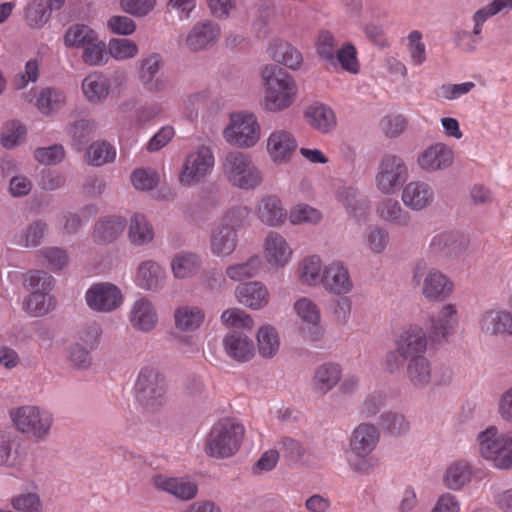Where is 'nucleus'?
<instances>
[{
  "label": "nucleus",
  "instance_id": "4c0bfd02",
  "mask_svg": "<svg viewBox=\"0 0 512 512\" xmlns=\"http://www.w3.org/2000/svg\"><path fill=\"white\" fill-rule=\"evenodd\" d=\"M20 442L10 432L0 430V466L14 467L20 461Z\"/></svg>",
  "mask_w": 512,
  "mask_h": 512
},
{
  "label": "nucleus",
  "instance_id": "5fc2aeb1",
  "mask_svg": "<svg viewBox=\"0 0 512 512\" xmlns=\"http://www.w3.org/2000/svg\"><path fill=\"white\" fill-rule=\"evenodd\" d=\"M24 286L32 292H50L54 287V278L43 270H32L24 276Z\"/></svg>",
  "mask_w": 512,
  "mask_h": 512
},
{
  "label": "nucleus",
  "instance_id": "864d4df0",
  "mask_svg": "<svg viewBox=\"0 0 512 512\" xmlns=\"http://www.w3.org/2000/svg\"><path fill=\"white\" fill-rule=\"evenodd\" d=\"M49 6L43 0H33L25 11V17L30 27H42L51 16Z\"/></svg>",
  "mask_w": 512,
  "mask_h": 512
},
{
  "label": "nucleus",
  "instance_id": "f704fd0d",
  "mask_svg": "<svg viewBox=\"0 0 512 512\" xmlns=\"http://www.w3.org/2000/svg\"><path fill=\"white\" fill-rule=\"evenodd\" d=\"M286 215V210L276 196H267L259 204L258 217L270 226H277L282 223L286 219Z\"/></svg>",
  "mask_w": 512,
  "mask_h": 512
},
{
  "label": "nucleus",
  "instance_id": "4be33fe9",
  "mask_svg": "<svg viewBox=\"0 0 512 512\" xmlns=\"http://www.w3.org/2000/svg\"><path fill=\"white\" fill-rule=\"evenodd\" d=\"M481 330L490 335H512V314L508 311L489 310L480 321Z\"/></svg>",
  "mask_w": 512,
  "mask_h": 512
},
{
  "label": "nucleus",
  "instance_id": "423d86ee",
  "mask_svg": "<svg viewBox=\"0 0 512 512\" xmlns=\"http://www.w3.org/2000/svg\"><path fill=\"white\" fill-rule=\"evenodd\" d=\"M412 283L422 284V293L430 300L442 301L452 291V283L446 276L435 269H429L424 261H418L413 269Z\"/></svg>",
  "mask_w": 512,
  "mask_h": 512
},
{
  "label": "nucleus",
  "instance_id": "1a4fd4ad",
  "mask_svg": "<svg viewBox=\"0 0 512 512\" xmlns=\"http://www.w3.org/2000/svg\"><path fill=\"white\" fill-rule=\"evenodd\" d=\"M11 416L20 431L37 439L47 436L53 421L51 414L35 406L20 407Z\"/></svg>",
  "mask_w": 512,
  "mask_h": 512
},
{
  "label": "nucleus",
  "instance_id": "58836bf2",
  "mask_svg": "<svg viewBox=\"0 0 512 512\" xmlns=\"http://www.w3.org/2000/svg\"><path fill=\"white\" fill-rule=\"evenodd\" d=\"M341 378V368L335 363L321 365L314 374L313 383L316 390L327 393Z\"/></svg>",
  "mask_w": 512,
  "mask_h": 512
},
{
  "label": "nucleus",
  "instance_id": "aec40b11",
  "mask_svg": "<svg viewBox=\"0 0 512 512\" xmlns=\"http://www.w3.org/2000/svg\"><path fill=\"white\" fill-rule=\"evenodd\" d=\"M397 346L408 361L412 357L424 356L423 353L427 347L426 333L422 328L412 326L401 334Z\"/></svg>",
  "mask_w": 512,
  "mask_h": 512
},
{
  "label": "nucleus",
  "instance_id": "39448f33",
  "mask_svg": "<svg viewBox=\"0 0 512 512\" xmlns=\"http://www.w3.org/2000/svg\"><path fill=\"white\" fill-rule=\"evenodd\" d=\"M222 171L227 180L235 187L249 190L262 182V174L251 157L243 152H229L222 164Z\"/></svg>",
  "mask_w": 512,
  "mask_h": 512
},
{
  "label": "nucleus",
  "instance_id": "f8f14e48",
  "mask_svg": "<svg viewBox=\"0 0 512 512\" xmlns=\"http://www.w3.org/2000/svg\"><path fill=\"white\" fill-rule=\"evenodd\" d=\"M221 34L220 26L211 21L204 20L196 23L186 36V46L192 52L206 50L218 41Z\"/></svg>",
  "mask_w": 512,
  "mask_h": 512
},
{
  "label": "nucleus",
  "instance_id": "6ab92c4d",
  "mask_svg": "<svg viewBox=\"0 0 512 512\" xmlns=\"http://www.w3.org/2000/svg\"><path fill=\"white\" fill-rule=\"evenodd\" d=\"M162 65V57L153 53L141 60L140 80L144 87L152 92L162 91L166 87V81L156 77Z\"/></svg>",
  "mask_w": 512,
  "mask_h": 512
},
{
  "label": "nucleus",
  "instance_id": "4468645a",
  "mask_svg": "<svg viewBox=\"0 0 512 512\" xmlns=\"http://www.w3.org/2000/svg\"><path fill=\"white\" fill-rule=\"evenodd\" d=\"M129 320L134 329L149 332L156 326L158 316L152 302L142 297L134 302L129 314Z\"/></svg>",
  "mask_w": 512,
  "mask_h": 512
},
{
  "label": "nucleus",
  "instance_id": "412c9836",
  "mask_svg": "<svg viewBox=\"0 0 512 512\" xmlns=\"http://www.w3.org/2000/svg\"><path fill=\"white\" fill-rule=\"evenodd\" d=\"M321 283L330 291L341 295L348 293L352 288V282L346 267L341 263H332L325 267Z\"/></svg>",
  "mask_w": 512,
  "mask_h": 512
},
{
  "label": "nucleus",
  "instance_id": "473e14b6",
  "mask_svg": "<svg viewBox=\"0 0 512 512\" xmlns=\"http://www.w3.org/2000/svg\"><path fill=\"white\" fill-rule=\"evenodd\" d=\"M406 375L414 387H424L431 382L432 369L425 356L412 357L407 364Z\"/></svg>",
  "mask_w": 512,
  "mask_h": 512
},
{
  "label": "nucleus",
  "instance_id": "bf43d9fd",
  "mask_svg": "<svg viewBox=\"0 0 512 512\" xmlns=\"http://www.w3.org/2000/svg\"><path fill=\"white\" fill-rule=\"evenodd\" d=\"M138 53L136 43L126 38H113L108 44V55L115 59L133 58Z\"/></svg>",
  "mask_w": 512,
  "mask_h": 512
},
{
  "label": "nucleus",
  "instance_id": "c9c22d12",
  "mask_svg": "<svg viewBox=\"0 0 512 512\" xmlns=\"http://www.w3.org/2000/svg\"><path fill=\"white\" fill-rule=\"evenodd\" d=\"M376 212L380 218L397 226H408L411 221L409 213L402 208L401 204L390 198L379 202Z\"/></svg>",
  "mask_w": 512,
  "mask_h": 512
},
{
  "label": "nucleus",
  "instance_id": "2f4dec72",
  "mask_svg": "<svg viewBox=\"0 0 512 512\" xmlns=\"http://www.w3.org/2000/svg\"><path fill=\"white\" fill-rule=\"evenodd\" d=\"M96 122L92 119H80L67 125L66 131L71 138V146L81 151L92 139Z\"/></svg>",
  "mask_w": 512,
  "mask_h": 512
},
{
  "label": "nucleus",
  "instance_id": "ea45409f",
  "mask_svg": "<svg viewBox=\"0 0 512 512\" xmlns=\"http://www.w3.org/2000/svg\"><path fill=\"white\" fill-rule=\"evenodd\" d=\"M96 35L90 26L76 23L67 28L63 41L66 48H83L90 41L96 40Z\"/></svg>",
  "mask_w": 512,
  "mask_h": 512
},
{
  "label": "nucleus",
  "instance_id": "37998d69",
  "mask_svg": "<svg viewBox=\"0 0 512 512\" xmlns=\"http://www.w3.org/2000/svg\"><path fill=\"white\" fill-rule=\"evenodd\" d=\"M175 325L182 331H193L200 327L204 312L198 307L182 306L175 310Z\"/></svg>",
  "mask_w": 512,
  "mask_h": 512
},
{
  "label": "nucleus",
  "instance_id": "49530a36",
  "mask_svg": "<svg viewBox=\"0 0 512 512\" xmlns=\"http://www.w3.org/2000/svg\"><path fill=\"white\" fill-rule=\"evenodd\" d=\"M26 134V127L19 121H7L1 127L0 143L4 148L12 149L24 141Z\"/></svg>",
  "mask_w": 512,
  "mask_h": 512
},
{
  "label": "nucleus",
  "instance_id": "13d9d810",
  "mask_svg": "<svg viewBox=\"0 0 512 512\" xmlns=\"http://www.w3.org/2000/svg\"><path fill=\"white\" fill-rule=\"evenodd\" d=\"M335 60L334 64H331L332 66L336 67L340 64L344 70L350 73L356 74L359 72L357 52L351 43H346L337 50Z\"/></svg>",
  "mask_w": 512,
  "mask_h": 512
},
{
  "label": "nucleus",
  "instance_id": "052dcab7",
  "mask_svg": "<svg viewBox=\"0 0 512 512\" xmlns=\"http://www.w3.org/2000/svg\"><path fill=\"white\" fill-rule=\"evenodd\" d=\"M278 452L291 465L297 464L302 460L305 448L299 441L290 437H284L279 443Z\"/></svg>",
  "mask_w": 512,
  "mask_h": 512
},
{
  "label": "nucleus",
  "instance_id": "b1692460",
  "mask_svg": "<svg viewBox=\"0 0 512 512\" xmlns=\"http://www.w3.org/2000/svg\"><path fill=\"white\" fill-rule=\"evenodd\" d=\"M304 116L308 124L321 133H329L336 125V117L333 110L325 104H314L306 108Z\"/></svg>",
  "mask_w": 512,
  "mask_h": 512
},
{
  "label": "nucleus",
  "instance_id": "774afa93",
  "mask_svg": "<svg viewBox=\"0 0 512 512\" xmlns=\"http://www.w3.org/2000/svg\"><path fill=\"white\" fill-rule=\"evenodd\" d=\"M158 174L151 169H136L131 174V181L137 190L149 191L158 184Z\"/></svg>",
  "mask_w": 512,
  "mask_h": 512
},
{
  "label": "nucleus",
  "instance_id": "f3484780",
  "mask_svg": "<svg viewBox=\"0 0 512 512\" xmlns=\"http://www.w3.org/2000/svg\"><path fill=\"white\" fill-rule=\"evenodd\" d=\"M431 250L444 257H458L468 248V240L460 234L445 232L433 237Z\"/></svg>",
  "mask_w": 512,
  "mask_h": 512
},
{
  "label": "nucleus",
  "instance_id": "7ed1b4c3",
  "mask_svg": "<svg viewBox=\"0 0 512 512\" xmlns=\"http://www.w3.org/2000/svg\"><path fill=\"white\" fill-rule=\"evenodd\" d=\"M168 385L165 376L155 367L144 366L138 373L134 392L138 404L145 410L157 412L167 402Z\"/></svg>",
  "mask_w": 512,
  "mask_h": 512
},
{
  "label": "nucleus",
  "instance_id": "a18cd8bd",
  "mask_svg": "<svg viewBox=\"0 0 512 512\" xmlns=\"http://www.w3.org/2000/svg\"><path fill=\"white\" fill-rule=\"evenodd\" d=\"M82 60L89 66H102L108 62L107 45L99 39L98 34L96 40L90 41L83 47Z\"/></svg>",
  "mask_w": 512,
  "mask_h": 512
},
{
  "label": "nucleus",
  "instance_id": "0eeeda50",
  "mask_svg": "<svg viewBox=\"0 0 512 512\" xmlns=\"http://www.w3.org/2000/svg\"><path fill=\"white\" fill-rule=\"evenodd\" d=\"M225 140L238 147H252L260 138V127L253 114L232 115L231 123L223 131Z\"/></svg>",
  "mask_w": 512,
  "mask_h": 512
},
{
  "label": "nucleus",
  "instance_id": "9d476101",
  "mask_svg": "<svg viewBox=\"0 0 512 512\" xmlns=\"http://www.w3.org/2000/svg\"><path fill=\"white\" fill-rule=\"evenodd\" d=\"M213 165L212 151L203 146L197 152L187 156L179 180L183 185L197 183L210 172Z\"/></svg>",
  "mask_w": 512,
  "mask_h": 512
},
{
  "label": "nucleus",
  "instance_id": "338daca9",
  "mask_svg": "<svg viewBox=\"0 0 512 512\" xmlns=\"http://www.w3.org/2000/svg\"><path fill=\"white\" fill-rule=\"evenodd\" d=\"M300 276L310 285L321 282V260L319 256L313 255L302 262Z\"/></svg>",
  "mask_w": 512,
  "mask_h": 512
},
{
  "label": "nucleus",
  "instance_id": "f257e3e1",
  "mask_svg": "<svg viewBox=\"0 0 512 512\" xmlns=\"http://www.w3.org/2000/svg\"><path fill=\"white\" fill-rule=\"evenodd\" d=\"M222 322L231 327L223 338V346L227 355L237 362H247L254 356V342L247 334L253 327L252 318L243 310L231 308L221 315Z\"/></svg>",
  "mask_w": 512,
  "mask_h": 512
},
{
  "label": "nucleus",
  "instance_id": "09e8293b",
  "mask_svg": "<svg viewBox=\"0 0 512 512\" xmlns=\"http://www.w3.org/2000/svg\"><path fill=\"white\" fill-rule=\"evenodd\" d=\"M82 89L87 99L95 103L101 102L109 93L106 79L92 75L83 80Z\"/></svg>",
  "mask_w": 512,
  "mask_h": 512
},
{
  "label": "nucleus",
  "instance_id": "79ce46f5",
  "mask_svg": "<svg viewBox=\"0 0 512 512\" xmlns=\"http://www.w3.org/2000/svg\"><path fill=\"white\" fill-rule=\"evenodd\" d=\"M128 237L135 245H144L152 241L153 228L147 222L144 215L135 213L130 219Z\"/></svg>",
  "mask_w": 512,
  "mask_h": 512
},
{
  "label": "nucleus",
  "instance_id": "c756f323",
  "mask_svg": "<svg viewBox=\"0 0 512 512\" xmlns=\"http://www.w3.org/2000/svg\"><path fill=\"white\" fill-rule=\"evenodd\" d=\"M268 51L274 61L293 70L299 69L303 62L302 54L290 43L283 40L273 42Z\"/></svg>",
  "mask_w": 512,
  "mask_h": 512
},
{
  "label": "nucleus",
  "instance_id": "3c124183",
  "mask_svg": "<svg viewBox=\"0 0 512 512\" xmlns=\"http://www.w3.org/2000/svg\"><path fill=\"white\" fill-rule=\"evenodd\" d=\"M261 265V259L258 256L250 257L246 262L230 265L226 268V275L234 281H241L245 278L255 276Z\"/></svg>",
  "mask_w": 512,
  "mask_h": 512
},
{
  "label": "nucleus",
  "instance_id": "cd10ccee",
  "mask_svg": "<svg viewBox=\"0 0 512 512\" xmlns=\"http://www.w3.org/2000/svg\"><path fill=\"white\" fill-rule=\"evenodd\" d=\"M126 220L121 216H108L99 219L94 226V238L96 242L111 243L124 231Z\"/></svg>",
  "mask_w": 512,
  "mask_h": 512
},
{
  "label": "nucleus",
  "instance_id": "6e6552de",
  "mask_svg": "<svg viewBox=\"0 0 512 512\" xmlns=\"http://www.w3.org/2000/svg\"><path fill=\"white\" fill-rule=\"evenodd\" d=\"M407 178V166L401 157L391 154L383 156L376 175L377 187L382 193H394L403 186Z\"/></svg>",
  "mask_w": 512,
  "mask_h": 512
},
{
  "label": "nucleus",
  "instance_id": "7c9ffc66",
  "mask_svg": "<svg viewBox=\"0 0 512 512\" xmlns=\"http://www.w3.org/2000/svg\"><path fill=\"white\" fill-rule=\"evenodd\" d=\"M201 267V258L198 254L189 251H180L171 261L173 274L178 279H185L195 275Z\"/></svg>",
  "mask_w": 512,
  "mask_h": 512
},
{
  "label": "nucleus",
  "instance_id": "8fccbe9b",
  "mask_svg": "<svg viewBox=\"0 0 512 512\" xmlns=\"http://www.w3.org/2000/svg\"><path fill=\"white\" fill-rule=\"evenodd\" d=\"M89 163L93 166H102L113 162L116 157L114 147L107 141H97L90 145L88 152Z\"/></svg>",
  "mask_w": 512,
  "mask_h": 512
},
{
  "label": "nucleus",
  "instance_id": "e433bc0d",
  "mask_svg": "<svg viewBox=\"0 0 512 512\" xmlns=\"http://www.w3.org/2000/svg\"><path fill=\"white\" fill-rule=\"evenodd\" d=\"M265 250L268 262L281 266L287 262L292 253L285 239L275 232L268 234Z\"/></svg>",
  "mask_w": 512,
  "mask_h": 512
},
{
  "label": "nucleus",
  "instance_id": "c85d7f7f",
  "mask_svg": "<svg viewBox=\"0 0 512 512\" xmlns=\"http://www.w3.org/2000/svg\"><path fill=\"white\" fill-rule=\"evenodd\" d=\"M480 453L486 459H493L497 467V458L504 451L505 435L499 434L497 428L489 427L479 434Z\"/></svg>",
  "mask_w": 512,
  "mask_h": 512
},
{
  "label": "nucleus",
  "instance_id": "20e7f679",
  "mask_svg": "<svg viewBox=\"0 0 512 512\" xmlns=\"http://www.w3.org/2000/svg\"><path fill=\"white\" fill-rule=\"evenodd\" d=\"M244 427L230 419L216 422L210 430L206 442L207 454L215 458H227L240 448Z\"/></svg>",
  "mask_w": 512,
  "mask_h": 512
},
{
  "label": "nucleus",
  "instance_id": "e2e57ef3",
  "mask_svg": "<svg viewBox=\"0 0 512 512\" xmlns=\"http://www.w3.org/2000/svg\"><path fill=\"white\" fill-rule=\"evenodd\" d=\"M65 157L64 147L54 144L49 147H39L34 151V158L43 165H56Z\"/></svg>",
  "mask_w": 512,
  "mask_h": 512
},
{
  "label": "nucleus",
  "instance_id": "a878e982",
  "mask_svg": "<svg viewBox=\"0 0 512 512\" xmlns=\"http://www.w3.org/2000/svg\"><path fill=\"white\" fill-rule=\"evenodd\" d=\"M296 148L297 142L294 136L284 130L273 132L267 143V149L274 161L289 158Z\"/></svg>",
  "mask_w": 512,
  "mask_h": 512
},
{
  "label": "nucleus",
  "instance_id": "f03ea898",
  "mask_svg": "<svg viewBox=\"0 0 512 512\" xmlns=\"http://www.w3.org/2000/svg\"><path fill=\"white\" fill-rule=\"evenodd\" d=\"M261 75L266 87L265 109L276 112L289 107L296 95V84L292 76L277 64L266 65Z\"/></svg>",
  "mask_w": 512,
  "mask_h": 512
},
{
  "label": "nucleus",
  "instance_id": "4d7b16f0",
  "mask_svg": "<svg viewBox=\"0 0 512 512\" xmlns=\"http://www.w3.org/2000/svg\"><path fill=\"white\" fill-rule=\"evenodd\" d=\"M380 425L382 429L393 436L403 435L409 430V422L404 415L391 411L381 415Z\"/></svg>",
  "mask_w": 512,
  "mask_h": 512
},
{
  "label": "nucleus",
  "instance_id": "72a5a7b5",
  "mask_svg": "<svg viewBox=\"0 0 512 512\" xmlns=\"http://www.w3.org/2000/svg\"><path fill=\"white\" fill-rule=\"evenodd\" d=\"M455 313L454 306L448 304L441 309L437 317L431 318V341L440 342L451 333L455 325V320L453 319Z\"/></svg>",
  "mask_w": 512,
  "mask_h": 512
},
{
  "label": "nucleus",
  "instance_id": "680f3d73",
  "mask_svg": "<svg viewBox=\"0 0 512 512\" xmlns=\"http://www.w3.org/2000/svg\"><path fill=\"white\" fill-rule=\"evenodd\" d=\"M48 230V225L43 220H36L30 223L21 235L25 247L39 246Z\"/></svg>",
  "mask_w": 512,
  "mask_h": 512
},
{
  "label": "nucleus",
  "instance_id": "9b49d317",
  "mask_svg": "<svg viewBox=\"0 0 512 512\" xmlns=\"http://www.w3.org/2000/svg\"><path fill=\"white\" fill-rule=\"evenodd\" d=\"M87 305L96 311L110 312L122 304L120 289L109 282L93 284L86 292Z\"/></svg>",
  "mask_w": 512,
  "mask_h": 512
},
{
  "label": "nucleus",
  "instance_id": "ddd939ff",
  "mask_svg": "<svg viewBox=\"0 0 512 512\" xmlns=\"http://www.w3.org/2000/svg\"><path fill=\"white\" fill-rule=\"evenodd\" d=\"M379 441L377 428L368 423H362L354 430L351 440V451L359 458H365L376 447Z\"/></svg>",
  "mask_w": 512,
  "mask_h": 512
},
{
  "label": "nucleus",
  "instance_id": "a211bd4d",
  "mask_svg": "<svg viewBox=\"0 0 512 512\" xmlns=\"http://www.w3.org/2000/svg\"><path fill=\"white\" fill-rule=\"evenodd\" d=\"M238 301L251 309H260L268 304L267 288L258 281L241 283L236 287Z\"/></svg>",
  "mask_w": 512,
  "mask_h": 512
},
{
  "label": "nucleus",
  "instance_id": "69168bd1",
  "mask_svg": "<svg viewBox=\"0 0 512 512\" xmlns=\"http://www.w3.org/2000/svg\"><path fill=\"white\" fill-rule=\"evenodd\" d=\"M157 0H120L124 12L142 18L150 14L156 7Z\"/></svg>",
  "mask_w": 512,
  "mask_h": 512
},
{
  "label": "nucleus",
  "instance_id": "603ef678",
  "mask_svg": "<svg viewBox=\"0 0 512 512\" xmlns=\"http://www.w3.org/2000/svg\"><path fill=\"white\" fill-rule=\"evenodd\" d=\"M64 102V95L55 88H44L37 98L38 109L45 115L60 109Z\"/></svg>",
  "mask_w": 512,
  "mask_h": 512
},
{
  "label": "nucleus",
  "instance_id": "dca6fc26",
  "mask_svg": "<svg viewBox=\"0 0 512 512\" xmlns=\"http://www.w3.org/2000/svg\"><path fill=\"white\" fill-rule=\"evenodd\" d=\"M453 162V151L443 143L428 147L418 158L419 166L433 172L446 169Z\"/></svg>",
  "mask_w": 512,
  "mask_h": 512
},
{
  "label": "nucleus",
  "instance_id": "a19ab883",
  "mask_svg": "<svg viewBox=\"0 0 512 512\" xmlns=\"http://www.w3.org/2000/svg\"><path fill=\"white\" fill-rule=\"evenodd\" d=\"M55 307V299L49 292H32L23 301V308L30 315L38 317L47 314Z\"/></svg>",
  "mask_w": 512,
  "mask_h": 512
},
{
  "label": "nucleus",
  "instance_id": "393cba45",
  "mask_svg": "<svg viewBox=\"0 0 512 512\" xmlns=\"http://www.w3.org/2000/svg\"><path fill=\"white\" fill-rule=\"evenodd\" d=\"M165 282V272L159 264L152 260L141 263L137 271L138 285L148 291L162 289Z\"/></svg>",
  "mask_w": 512,
  "mask_h": 512
},
{
  "label": "nucleus",
  "instance_id": "de8ad7c7",
  "mask_svg": "<svg viewBox=\"0 0 512 512\" xmlns=\"http://www.w3.org/2000/svg\"><path fill=\"white\" fill-rule=\"evenodd\" d=\"M471 475V469L468 464L457 462L447 469L445 483L449 489L457 490L470 482Z\"/></svg>",
  "mask_w": 512,
  "mask_h": 512
},
{
  "label": "nucleus",
  "instance_id": "0e129e2a",
  "mask_svg": "<svg viewBox=\"0 0 512 512\" xmlns=\"http://www.w3.org/2000/svg\"><path fill=\"white\" fill-rule=\"evenodd\" d=\"M11 504L15 510L20 512H41L43 507L39 495L32 492L21 493L13 497Z\"/></svg>",
  "mask_w": 512,
  "mask_h": 512
},
{
  "label": "nucleus",
  "instance_id": "bb28decb",
  "mask_svg": "<svg viewBox=\"0 0 512 512\" xmlns=\"http://www.w3.org/2000/svg\"><path fill=\"white\" fill-rule=\"evenodd\" d=\"M237 240V233L233 228L220 224L211 232V252L217 256H228L235 250Z\"/></svg>",
  "mask_w": 512,
  "mask_h": 512
},
{
  "label": "nucleus",
  "instance_id": "c03bdc74",
  "mask_svg": "<svg viewBox=\"0 0 512 512\" xmlns=\"http://www.w3.org/2000/svg\"><path fill=\"white\" fill-rule=\"evenodd\" d=\"M258 352L262 357L272 358L279 348V337L274 327L262 326L257 332Z\"/></svg>",
  "mask_w": 512,
  "mask_h": 512
},
{
  "label": "nucleus",
  "instance_id": "6e6d98bb",
  "mask_svg": "<svg viewBox=\"0 0 512 512\" xmlns=\"http://www.w3.org/2000/svg\"><path fill=\"white\" fill-rule=\"evenodd\" d=\"M316 50L318 56L328 64H334L336 52H337V41L332 33L329 31H321L318 35L316 43Z\"/></svg>",
  "mask_w": 512,
  "mask_h": 512
},
{
  "label": "nucleus",
  "instance_id": "5701e85b",
  "mask_svg": "<svg viewBox=\"0 0 512 512\" xmlns=\"http://www.w3.org/2000/svg\"><path fill=\"white\" fill-rule=\"evenodd\" d=\"M434 199L432 188L424 182H411L403 190L402 200L404 204L416 211L429 206Z\"/></svg>",
  "mask_w": 512,
  "mask_h": 512
},
{
  "label": "nucleus",
  "instance_id": "2eb2a0df",
  "mask_svg": "<svg viewBox=\"0 0 512 512\" xmlns=\"http://www.w3.org/2000/svg\"><path fill=\"white\" fill-rule=\"evenodd\" d=\"M151 482L157 490L167 492L185 501L195 498L198 492L195 483L162 474L152 477Z\"/></svg>",
  "mask_w": 512,
  "mask_h": 512
}]
</instances>
